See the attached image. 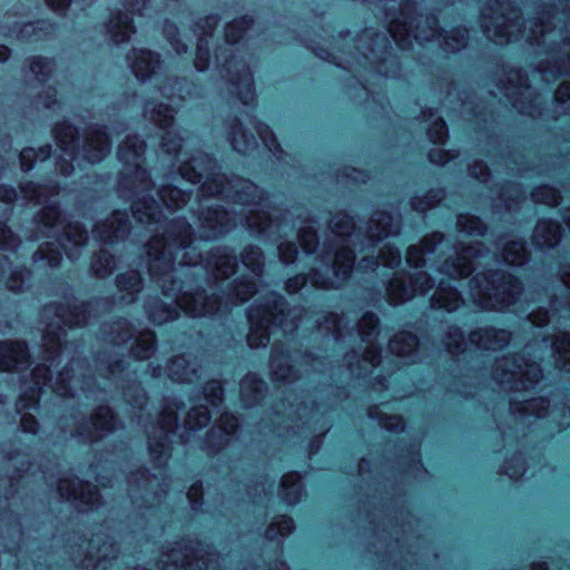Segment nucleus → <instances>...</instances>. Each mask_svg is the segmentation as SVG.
I'll return each instance as SVG.
<instances>
[{"label": "nucleus", "instance_id": "34", "mask_svg": "<svg viewBox=\"0 0 570 570\" xmlns=\"http://www.w3.org/2000/svg\"><path fill=\"white\" fill-rule=\"evenodd\" d=\"M366 413L368 419L377 421L387 432L401 433L405 429L406 422L401 414H385L376 404L368 406Z\"/></svg>", "mask_w": 570, "mask_h": 570}, {"label": "nucleus", "instance_id": "23", "mask_svg": "<svg viewBox=\"0 0 570 570\" xmlns=\"http://www.w3.org/2000/svg\"><path fill=\"white\" fill-rule=\"evenodd\" d=\"M307 282L317 288H331L333 286L330 278L324 277L318 269H313L309 275L305 273H297L289 276L285 281L284 288L288 294H297L306 286Z\"/></svg>", "mask_w": 570, "mask_h": 570}, {"label": "nucleus", "instance_id": "33", "mask_svg": "<svg viewBox=\"0 0 570 570\" xmlns=\"http://www.w3.org/2000/svg\"><path fill=\"white\" fill-rule=\"evenodd\" d=\"M456 229L465 236L484 237L488 233V224L480 216L461 213L456 217Z\"/></svg>", "mask_w": 570, "mask_h": 570}, {"label": "nucleus", "instance_id": "47", "mask_svg": "<svg viewBox=\"0 0 570 570\" xmlns=\"http://www.w3.org/2000/svg\"><path fill=\"white\" fill-rule=\"evenodd\" d=\"M443 242L444 234L440 230H432L420 238L417 246L421 247L426 255H432Z\"/></svg>", "mask_w": 570, "mask_h": 570}, {"label": "nucleus", "instance_id": "37", "mask_svg": "<svg viewBox=\"0 0 570 570\" xmlns=\"http://www.w3.org/2000/svg\"><path fill=\"white\" fill-rule=\"evenodd\" d=\"M158 212L159 205L153 196L139 197L131 205L132 216L138 223L155 222Z\"/></svg>", "mask_w": 570, "mask_h": 570}, {"label": "nucleus", "instance_id": "2", "mask_svg": "<svg viewBox=\"0 0 570 570\" xmlns=\"http://www.w3.org/2000/svg\"><path fill=\"white\" fill-rule=\"evenodd\" d=\"M425 253L417 245H409L405 249V262L409 267L417 269L410 272L405 268L395 273L386 285L387 302L395 305L399 302L414 297L433 286V278L422 268L426 265Z\"/></svg>", "mask_w": 570, "mask_h": 570}, {"label": "nucleus", "instance_id": "12", "mask_svg": "<svg viewBox=\"0 0 570 570\" xmlns=\"http://www.w3.org/2000/svg\"><path fill=\"white\" fill-rule=\"evenodd\" d=\"M35 382L28 386L22 387L21 392L16 400V411L21 413L27 410H37L40 404L42 387L39 379L47 381L50 379V368L46 364H38L32 371Z\"/></svg>", "mask_w": 570, "mask_h": 570}, {"label": "nucleus", "instance_id": "52", "mask_svg": "<svg viewBox=\"0 0 570 570\" xmlns=\"http://www.w3.org/2000/svg\"><path fill=\"white\" fill-rule=\"evenodd\" d=\"M157 425L161 430L160 434H167L168 438L175 433L178 426V417L174 411H163L159 413Z\"/></svg>", "mask_w": 570, "mask_h": 570}, {"label": "nucleus", "instance_id": "11", "mask_svg": "<svg viewBox=\"0 0 570 570\" xmlns=\"http://www.w3.org/2000/svg\"><path fill=\"white\" fill-rule=\"evenodd\" d=\"M198 219L206 234L204 239H217L225 236L234 226L232 213L219 204L206 207Z\"/></svg>", "mask_w": 570, "mask_h": 570}, {"label": "nucleus", "instance_id": "25", "mask_svg": "<svg viewBox=\"0 0 570 570\" xmlns=\"http://www.w3.org/2000/svg\"><path fill=\"white\" fill-rule=\"evenodd\" d=\"M148 454L156 468H164L173 452V443L167 434L148 435Z\"/></svg>", "mask_w": 570, "mask_h": 570}, {"label": "nucleus", "instance_id": "8", "mask_svg": "<svg viewBox=\"0 0 570 570\" xmlns=\"http://www.w3.org/2000/svg\"><path fill=\"white\" fill-rule=\"evenodd\" d=\"M239 430V419L233 412H224L218 417L216 428L209 429L203 439V448L208 454H218L225 450L232 438Z\"/></svg>", "mask_w": 570, "mask_h": 570}, {"label": "nucleus", "instance_id": "7", "mask_svg": "<svg viewBox=\"0 0 570 570\" xmlns=\"http://www.w3.org/2000/svg\"><path fill=\"white\" fill-rule=\"evenodd\" d=\"M32 363L33 356L26 340H0V373H19Z\"/></svg>", "mask_w": 570, "mask_h": 570}, {"label": "nucleus", "instance_id": "31", "mask_svg": "<svg viewBox=\"0 0 570 570\" xmlns=\"http://www.w3.org/2000/svg\"><path fill=\"white\" fill-rule=\"evenodd\" d=\"M376 218L371 220V225L366 233V238L373 244H377L392 234V213L386 209H381L376 212Z\"/></svg>", "mask_w": 570, "mask_h": 570}, {"label": "nucleus", "instance_id": "3", "mask_svg": "<svg viewBox=\"0 0 570 570\" xmlns=\"http://www.w3.org/2000/svg\"><path fill=\"white\" fill-rule=\"evenodd\" d=\"M164 248L150 253L151 259L148 272L151 277L165 274L176 257L178 250L191 248L195 240V230L184 217L173 218L166 226L161 237Z\"/></svg>", "mask_w": 570, "mask_h": 570}, {"label": "nucleus", "instance_id": "55", "mask_svg": "<svg viewBox=\"0 0 570 570\" xmlns=\"http://www.w3.org/2000/svg\"><path fill=\"white\" fill-rule=\"evenodd\" d=\"M279 261L284 265L294 264L298 257V248L294 242L281 243L277 247Z\"/></svg>", "mask_w": 570, "mask_h": 570}, {"label": "nucleus", "instance_id": "32", "mask_svg": "<svg viewBox=\"0 0 570 570\" xmlns=\"http://www.w3.org/2000/svg\"><path fill=\"white\" fill-rule=\"evenodd\" d=\"M514 24L518 27V31H520L521 23L519 19L513 23H508V19L504 16H500L495 18L493 26L487 24L485 20L483 21L487 37L499 45L510 43L514 40L513 32L511 31V27Z\"/></svg>", "mask_w": 570, "mask_h": 570}, {"label": "nucleus", "instance_id": "27", "mask_svg": "<svg viewBox=\"0 0 570 570\" xmlns=\"http://www.w3.org/2000/svg\"><path fill=\"white\" fill-rule=\"evenodd\" d=\"M502 253L507 265L522 267L530 262L531 252L522 237H517L503 245Z\"/></svg>", "mask_w": 570, "mask_h": 570}, {"label": "nucleus", "instance_id": "24", "mask_svg": "<svg viewBox=\"0 0 570 570\" xmlns=\"http://www.w3.org/2000/svg\"><path fill=\"white\" fill-rule=\"evenodd\" d=\"M56 316L59 317L65 325L72 328L79 322H86L89 317V302L82 301L79 304H67L55 302Z\"/></svg>", "mask_w": 570, "mask_h": 570}, {"label": "nucleus", "instance_id": "16", "mask_svg": "<svg viewBox=\"0 0 570 570\" xmlns=\"http://www.w3.org/2000/svg\"><path fill=\"white\" fill-rule=\"evenodd\" d=\"M33 220L43 227L46 237H56L58 228L67 222V215L57 200H49L36 212Z\"/></svg>", "mask_w": 570, "mask_h": 570}, {"label": "nucleus", "instance_id": "40", "mask_svg": "<svg viewBox=\"0 0 570 570\" xmlns=\"http://www.w3.org/2000/svg\"><path fill=\"white\" fill-rule=\"evenodd\" d=\"M62 232L56 234L57 240L65 239L73 246L81 247L88 242V230L80 222H66Z\"/></svg>", "mask_w": 570, "mask_h": 570}, {"label": "nucleus", "instance_id": "35", "mask_svg": "<svg viewBox=\"0 0 570 570\" xmlns=\"http://www.w3.org/2000/svg\"><path fill=\"white\" fill-rule=\"evenodd\" d=\"M238 259L254 275L261 276L263 274L264 252L258 245H244L239 253Z\"/></svg>", "mask_w": 570, "mask_h": 570}, {"label": "nucleus", "instance_id": "30", "mask_svg": "<svg viewBox=\"0 0 570 570\" xmlns=\"http://www.w3.org/2000/svg\"><path fill=\"white\" fill-rule=\"evenodd\" d=\"M115 268L116 257L110 250L100 248L90 256L89 269L96 277L106 279L112 275Z\"/></svg>", "mask_w": 570, "mask_h": 570}, {"label": "nucleus", "instance_id": "42", "mask_svg": "<svg viewBox=\"0 0 570 570\" xmlns=\"http://www.w3.org/2000/svg\"><path fill=\"white\" fill-rule=\"evenodd\" d=\"M30 276L31 269L29 267L24 265L16 266L7 278V288L14 294L23 293Z\"/></svg>", "mask_w": 570, "mask_h": 570}, {"label": "nucleus", "instance_id": "9", "mask_svg": "<svg viewBox=\"0 0 570 570\" xmlns=\"http://www.w3.org/2000/svg\"><path fill=\"white\" fill-rule=\"evenodd\" d=\"M185 303L184 311L191 317H208L214 320L219 315L223 306V296L217 293L207 294L202 286L195 288L194 292L183 293Z\"/></svg>", "mask_w": 570, "mask_h": 570}, {"label": "nucleus", "instance_id": "6", "mask_svg": "<svg viewBox=\"0 0 570 570\" xmlns=\"http://www.w3.org/2000/svg\"><path fill=\"white\" fill-rule=\"evenodd\" d=\"M131 229L132 224L127 209H115L106 218L94 225L92 234L97 242L116 246L127 239Z\"/></svg>", "mask_w": 570, "mask_h": 570}, {"label": "nucleus", "instance_id": "26", "mask_svg": "<svg viewBox=\"0 0 570 570\" xmlns=\"http://www.w3.org/2000/svg\"><path fill=\"white\" fill-rule=\"evenodd\" d=\"M115 285L122 298L134 302L142 288V277L137 269L120 272L115 277Z\"/></svg>", "mask_w": 570, "mask_h": 570}, {"label": "nucleus", "instance_id": "44", "mask_svg": "<svg viewBox=\"0 0 570 570\" xmlns=\"http://www.w3.org/2000/svg\"><path fill=\"white\" fill-rule=\"evenodd\" d=\"M134 328L131 323L122 316H118L110 327V334L114 338V343L125 344L129 342L132 337Z\"/></svg>", "mask_w": 570, "mask_h": 570}, {"label": "nucleus", "instance_id": "19", "mask_svg": "<svg viewBox=\"0 0 570 570\" xmlns=\"http://www.w3.org/2000/svg\"><path fill=\"white\" fill-rule=\"evenodd\" d=\"M469 340L476 347L489 351L494 346L502 347L509 343L510 333L504 328L484 326L470 331Z\"/></svg>", "mask_w": 570, "mask_h": 570}, {"label": "nucleus", "instance_id": "5", "mask_svg": "<svg viewBox=\"0 0 570 570\" xmlns=\"http://www.w3.org/2000/svg\"><path fill=\"white\" fill-rule=\"evenodd\" d=\"M286 308L287 302L284 295L276 291L269 292L264 297L263 303L248 312V343L253 345L252 342L256 330H268L271 326L281 325L286 316Z\"/></svg>", "mask_w": 570, "mask_h": 570}, {"label": "nucleus", "instance_id": "29", "mask_svg": "<svg viewBox=\"0 0 570 570\" xmlns=\"http://www.w3.org/2000/svg\"><path fill=\"white\" fill-rule=\"evenodd\" d=\"M295 529V521L288 513L276 514L264 531V538L268 542H281Z\"/></svg>", "mask_w": 570, "mask_h": 570}, {"label": "nucleus", "instance_id": "41", "mask_svg": "<svg viewBox=\"0 0 570 570\" xmlns=\"http://www.w3.org/2000/svg\"><path fill=\"white\" fill-rule=\"evenodd\" d=\"M445 351L453 355L460 356L465 352L466 342H465V333L459 325H451L449 327V332L445 334V338L443 341Z\"/></svg>", "mask_w": 570, "mask_h": 570}, {"label": "nucleus", "instance_id": "61", "mask_svg": "<svg viewBox=\"0 0 570 570\" xmlns=\"http://www.w3.org/2000/svg\"><path fill=\"white\" fill-rule=\"evenodd\" d=\"M524 381H527L530 385L534 386L543 377V371L539 363L535 361H529L527 363V371L523 374Z\"/></svg>", "mask_w": 570, "mask_h": 570}, {"label": "nucleus", "instance_id": "63", "mask_svg": "<svg viewBox=\"0 0 570 570\" xmlns=\"http://www.w3.org/2000/svg\"><path fill=\"white\" fill-rule=\"evenodd\" d=\"M292 371H293L292 364H289L288 362H279V363L275 364L274 370H272L271 380L275 384H282L286 381L287 376H289Z\"/></svg>", "mask_w": 570, "mask_h": 570}, {"label": "nucleus", "instance_id": "13", "mask_svg": "<svg viewBox=\"0 0 570 570\" xmlns=\"http://www.w3.org/2000/svg\"><path fill=\"white\" fill-rule=\"evenodd\" d=\"M168 102L156 104L154 101H147L145 106V112L149 116L150 120L161 131L159 142H173L167 135L171 132L175 124V115L177 110L171 106L173 98L161 92Z\"/></svg>", "mask_w": 570, "mask_h": 570}, {"label": "nucleus", "instance_id": "45", "mask_svg": "<svg viewBox=\"0 0 570 570\" xmlns=\"http://www.w3.org/2000/svg\"><path fill=\"white\" fill-rule=\"evenodd\" d=\"M297 242L305 254L312 255L320 243L318 234L313 227H303L297 233Z\"/></svg>", "mask_w": 570, "mask_h": 570}, {"label": "nucleus", "instance_id": "20", "mask_svg": "<svg viewBox=\"0 0 570 570\" xmlns=\"http://www.w3.org/2000/svg\"><path fill=\"white\" fill-rule=\"evenodd\" d=\"M278 497L288 508L297 505L303 497L302 474L298 471L284 473L278 484Z\"/></svg>", "mask_w": 570, "mask_h": 570}, {"label": "nucleus", "instance_id": "46", "mask_svg": "<svg viewBox=\"0 0 570 570\" xmlns=\"http://www.w3.org/2000/svg\"><path fill=\"white\" fill-rule=\"evenodd\" d=\"M151 341L136 340L129 350L131 357L136 361H145L150 357L156 348L155 334L150 333Z\"/></svg>", "mask_w": 570, "mask_h": 570}, {"label": "nucleus", "instance_id": "60", "mask_svg": "<svg viewBox=\"0 0 570 570\" xmlns=\"http://www.w3.org/2000/svg\"><path fill=\"white\" fill-rule=\"evenodd\" d=\"M558 198L557 190L548 184H542L538 186L533 191V199L537 203L547 204L549 202H554Z\"/></svg>", "mask_w": 570, "mask_h": 570}, {"label": "nucleus", "instance_id": "14", "mask_svg": "<svg viewBox=\"0 0 570 570\" xmlns=\"http://www.w3.org/2000/svg\"><path fill=\"white\" fill-rule=\"evenodd\" d=\"M561 224L550 217L539 218L531 235V244L537 250L553 249L562 238Z\"/></svg>", "mask_w": 570, "mask_h": 570}, {"label": "nucleus", "instance_id": "48", "mask_svg": "<svg viewBox=\"0 0 570 570\" xmlns=\"http://www.w3.org/2000/svg\"><path fill=\"white\" fill-rule=\"evenodd\" d=\"M524 472L525 462L517 455L505 459L500 470V473L507 474L513 480H519Z\"/></svg>", "mask_w": 570, "mask_h": 570}, {"label": "nucleus", "instance_id": "49", "mask_svg": "<svg viewBox=\"0 0 570 570\" xmlns=\"http://www.w3.org/2000/svg\"><path fill=\"white\" fill-rule=\"evenodd\" d=\"M401 456L405 459L404 463L406 468L413 470H420L423 468L422 454L419 444L409 443L404 449H402Z\"/></svg>", "mask_w": 570, "mask_h": 570}, {"label": "nucleus", "instance_id": "64", "mask_svg": "<svg viewBox=\"0 0 570 570\" xmlns=\"http://www.w3.org/2000/svg\"><path fill=\"white\" fill-rule=\"evenodd\" d=\"M554 100L563 110L570 109V82H562L554 92Z\"/></svg>", "mask_w": 570, "mask_h": 570}, {"label": "nucleus", "instance_id": "1", "mask_svg": "<svg viewBox=\"0 0 570 570\" xmlns=\"http://www.w3.org/2000/svg\"><path fill=\"white\" fill-rule=\"evenodd\" d=\"M471 289L481 292L482 307L489 311H505L514 306L523 293L522 279L512 272L491 267L470 279Z\"/></svg>", "mask_w": 570, "mask_h": 570}, {"label": "nucleus", "instance_id": "56", "mask_svg": "<svg viewBox=\"0 0 570 570\" xmlns=\"http://www.w3.org/2000/svg\"><path fill=\"white\" fill-rule=\"evenodd\" d=\"M209 51L208 42L205 37H200L197 42L195 55V67L199 71H204L208 67Z\"/></svg>", "mask_w": 570, "mask_h": 570}, {"label": "nucleus", "instance_id": "17", "mask_svg": "<svg viewBox=\"0 0 570 570\" xmlns=\"http://www.w3.org/2000/svg\"><path fill=\"white\" fill-rule=\"evenodd\" d=\"M267 391V383L258 374H247L240 384L239 400L243 407L249 410L262 405Z\"/></svg>", "mask_w": 570, "mask_h": 570}, {"label": "nucleus", "instance_id": "50", "mask_svg": "<svg viewBox=\"0 0 570 570\" xmlns=\"http://www.w3.org/2000/svg\"><path fill=\"white\" fill-rule=\"evenodd\" d=\"M387 31L391 38L400 48H405L410 43L411 37L415 38L416 40L419 39L417 35H412L411 27L405 22L402 23L401 30H399L397 24L391 23Z\"/></svg>", "mask_w": 570, "mask_h": 570}, {"label": "nucleus", "instance_id": "57", "mask_svg": "<svg viewBox=\"0 0 570 570\" xmlns=\"http://www.w3.org/2000/svg\"><path fill=\"white\" fill-rule=\"evenodd\" d=\"M187 499L190 503V507L194 511L200 510V508L204 505V487L200 481L194 482L187 492Z\"/></svg>", "mask_w": 570, "mask_h": 570}, {"label": "nucleus", "instance_id": "54", "mask_svg": "<svg viewBox=\"0 0 570 570\" xmlns=\"http://www.w3.org/2000/svg\"><path fill=\"white\" fill-rule=\"evenodd\" d=\"M210 415L206 409H191L187 415V428L194 431L200 430L208 423Z\"/></svg>", "mask_w": 570, "mask_h": 570}, {"label": "nucleus", "instance_id": "4", "mask_svg": "<svg viewBox=\"0 0 570 570\" xmlns=\"http://www.w3.org/2000/svg\"><path fill=\"white\" fill-rule=\"evenodd\" d=\"M164 0H126V12L112 17L107 26V31L111 37L115 45L126 43L130 40L131 35L135 33L134 18L148 17L151 18V12L159 7Z\"/></svg>", "mask_w": 570, "mask_h": 570}, {"label": "nucleus", "instance_id": "36", "mask_svg": "<svg viewBox=\"0 0 570 570\" xmlns=\"http://www.w3.org/2000/svg\"><path fill=\"white\" fill-rule=\"evenodd\" d=\"M208 261L229 274L236 273L239 259L234 247L219 246L208 254Z\"/></svg>", "mask_w": 570, "mask_h": 570}, {"label": "nucleus", "instance_id": "28", "mask_svg": "<svg viewBox=\"0 0 570 570\" xmlns=\"http://www.w3.org/2000/svg\"><path fill=\"white\" fill-rule=\"evenodd\" d=\"M462 303V296L456 287L451 284L440 283L439 294L432 296L431 306L446 313L454 312Z\"/></svg>", "mask_w": 570, "mask_h": 570}, {"label": "nucleus", "instance_id": "59", "mask_svg": "<svg viewBox=\"0 0 570 570\" xmlns=\"http://www.w3.org/2000/svg\"><path fill=\"white\" fill-rule=\"evenodd\" d=\"M333 230L335 233L346 232L347 235L355 228L354 218L346 210H340L336 214Z\"/></svg>", "mask_w": 570, "mask_h": 570}, {"label": "nucleus", "instance_id": "39", "mask_svg": "<svg viewBox=\"0 0 570 570\" xmlns=\"http://www.w3.org/2000/svg\"><path fill=\"white\" fill-rule=\"evenodd\" d=\"M472 271L471 261L464 255L456 257H449L443 262L439 272L446 275L449 278L455 279L458 277H465Z\"/></svg>", "mask_w": 570, "mask_h": 570}, {"label": "nucleus", "instance_id": "15", "mask_svg": "<svg viewBox=\"0 0 570 570\" xmlns=\"http://www.w3.org/2000/svg\"><path fill=\"white\" fill-rule=\"evenodd\" d=\"M118 423V414L111 406L107 404L99 405L91 414L92 429L88 428L86 424H81L77 428L76 432L79 435L86 433L90 439L97 440L98 438L95 435L94 430L111 433L117 429Z\"/></svg>", "mask_w": 570, "mask_h": 570}, {"label": "nucleus", "instance_id": "58", "mask_svg": "<svg viewBox=\"0 0 570 570\" xmlns=\"http://www.w3.org/2000/svg\"><path fill=\"white\" fill-rule=\"evenodd\" d=\"M20 422L19 429L23 434L27 435H37L40 430V423L38 419L31 413H19Z\"/></svg>", "mask_w": 570, "mask_h": 570}, {"label": "nucleus", "instance_id": "43", "mask_svg": "<svg viewBox=\"0 0 570 570\" xmlns=\"http://www.w3.org/2000/svg\"><path fill=\"white\" fill-rule=\"evenodd\" d=\"M35 262H42L50 268H58L62 262V250L52 243H47L33 254Z\"/></svg>", "mask_w": 570, "mask_h": 570}, {"label": "nucleus", "instance_id": "18", "mask_svg": "<svg viewBox=\"0 0 570 570\" xmlns=\"http://www.w3.org/2000/svg\"><path fill=\"white\" fill-rule=\"evenodd\" d=\"M135 58L130 62L134 75L141 82L151 81L160 70L159 57L151 50L134 49Z\"/></svg>", "mask_w": 570, "mask_h": 570}, {"label": "nucleus", "instance_id": "22", "mask_svg": "<svg viewBox=\"0 0 570 570\" xmlns=\"http://www.w3.org/2000/svg\"><path fill=\"white\" fill-rule=\"evenodd\" d=\"M356 253L353 247L342 245L335 250V258L332 264L333 275L342 284H346L355 269Z\"/></svg>", "mask_w": 570, "mask_h": 570}, {"label": "nucleus", "instance_id": "21", "mask_svg": "<svg viewBox=\"0 0 570 570\" xmlns=\"http://www.w3.org/2000/svg\"><path fill=\"white\" fill-rule=\"evenodd\" d=\"M258 291L256 279L247 274L234 278L227 287L226 296L234 305H240L253 298Z\"/></svg>", "mask_w": 570, "mask_h": 570}, {"label": "nucleus", "instance_id": "51", "mask_svg": "<svg viewBox=\"0 0 570 570\" xmlns=\"http://www.w3.org/2000/svg\"><path fill=\"white\" fill-rule=\"evenodd\" d=\"M30 69L39 82H46L51 76L52 62L49 59L38 57L32 60Z\"/></svg>", "mask_w": 570, "mask_h": 570}, {"label": "nucleus", "instance_id": "53", "mask_svg": "<svg viewBox=\"0 0 570 570\" xmlns=\"http://www.w3.org/2000/svg\"><path fill=\"white\" fill-rule=\"evenodd\" d=\"M245 19L239 21H234L226 26L225 28V39L229 45H236L242 41L245 36Z\"/></svg>", "mask_w": 570, "mask_h": 570}, {"label": "nucleus", "instance_id": "62", "mask_svg": "<svg viewBox=\"0 0 570 570\" xmlns=\"http://www.w3.org/2000/svg\"><path fill=\"white\" fill-rule=\"evenodd\" d=\"M417 343V336L410 332H402L399 336H396L391 342L392 350L397 346L400 350H411Z\"/></svg>", "mask_w": 570, "mask_h": 570}, {"label": "nucleus", "instance_id": "10", "mask_svg": "<svg viewBox=\"0 0 570 570\" xmlns=\"http://www.w3.org/2000/svg\"><path fill=\"white\" fill-rule=\"evenodd\" d=\"M59 494L69 500L81 503L88 509H94L102 503V497L97 485L89 481H83L73 476L72 479H61L58 484Z\"/></svg>", "mask_w": 570, "mask_h": 570}, {"label": "nucleus", "instance_id": "38", "mask_svg": "<svg viewBox=\"0 0 570 570\" xmlns=\"http://www.w3.org/2000/svg\"><path fill=\"white\" fill-rule=\"evenodd\" d=\"M63 350L61 327L52 331H45L42 334V357L45 361H53L60 356Z\"/></svg>", "mask_w": 570, "mask_h": 570}]
</instances>
